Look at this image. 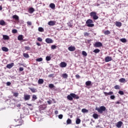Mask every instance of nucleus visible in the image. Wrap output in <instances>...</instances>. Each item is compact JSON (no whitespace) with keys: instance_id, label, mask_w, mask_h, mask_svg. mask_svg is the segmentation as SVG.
<instances>
[{"instance_id":"1","label":"nucleus","mask_w":128,"mask_h":128,"mask_svg":"<svg viewBox=\"0 0 128 128\" xmlns=\"http://www.w3.org/2000/svg\"><path fill=\"white\" fill-rule=\"evenodd\" d=\"M95 110H97L99 114H102L104 112H106V106H101L100 108L96 107Z\"/></svg>"},{"instance_id":"2","label":"nucleus","mask_w":128,"mask_h":128,"mask_svg":"<svg viewBox=\"0 0 128 128\" xmlns=\"http://www.w3.org/2000/svg\"><path fill=\"white\" fill-rule=\"evenodd\" d=\"M94 21L92 20V19H88L86 22V24H87V26L88 28H92L94 26V24H92Z\"/></svg>"},{"instance_id":"3","label":"nucleus","mask_w":128,"mask_h":128,"mask_svg":"<svg viewBox=\"0 0 128 128\" xmlns=\"http://www.w3.org/2000/svg\"><path fill=\"white\" fill-rule=\"evenodd\" d=\"M90 16L94 20H96L98 19V16H96V12H92L90 13Z\"/></svg>"},{"instance_id":"4","label":"nucleus","mask_w":128,"mask_h":128,"mask_svg":"<svg viewBox=\"0 0 128 128\" xmlns=\"http://www.w3.org/2000/svg\"><path fill=\"white\" fill-rule=\"evenodd\" d=\"M24 100L25 101L30 100V95L28 94H24Z\"/></svg>"},{"instance_id":"5","label":"nucleus","mask_w":128,"mask_h":128,"mask_svg":"<svg viewBox=\"0 0 128 128\" xmlns=\"http://www.w3.org/2000/svg\"><path fill=\"white\" fill-rule=\"evenodd\" d=\"M94 48H100L102 46V44L100 42H97L94 44Z\"/></svg>"},{"instance_id":"6","label":"nucleus","mask_w":128,"mask_h":128,"mask_svg":"<svg viewBox=\"0 0 128 128\" xmlns=\"http://www.w3.org/2000/svg\"><path fill=\"white\" fill-rule=\"evenodd\" d=\"M74 93H71L67 96V98L68 100H74Z\"/></svg>"},{"instance_id":"7","label":"nucleus","mask_w":128,"mask_h":128,"mask_svg":"<svg viewBox=\"0 0 128 128\" xmlns=\"http://www.w3.org/2000/svg\"><path fill=\"white\" fill-rule=\"evenodd\" d=\"M45 41L47 44H52V42H54V40H52V39L50 38H46Z\"/></svg>"},{"instance_id":"8","label":"nucleus","mask_w":128,"mask_h":128,"mask_svg":"<svg viewBox=\"0 0 128 128\" xmlns=\"http://www.w3.org/2000/svg\"><path fill=\"white\" fill-rule=\"evenodd\" d=\"M112 60V57L108 56L105 58V62H110Z\"/></svg>"},{"instance_id":"9","label":"nucleus","mask_w":128,"mask_h":128,"mask_svg":"<svg viewBox=\"0 0 128 128\" xmlns=\"http://www.w3.org/2000/svg\"><path fill=\"white\" fill-rule=\"evenodd\" d=\"M68 50L70 52H74L76 50V47L74 46H70L68 48Z\"/></svg>"},{"instance_id":"10","label":"nucleus","mask_w":128,"mask_h":128,"mask_svg":"<svg viewBox=\"0 0 128 128\" xmlns=\"http://www.w3.org/2000/svg\"><path fill=\"white\" fill-rule=\"evenodd\" d=\"M24 114L26 116L30 114V110L28 108H25L24 110Z\"/></svg>"},{"instance_id":"11","label":"nucleus","mask_w":128,"mask_h":128,"mask_svg":"<svg viewBox=\"0 0 128 128\" xmlns=\"http://www.w3.org/2000/svg\"><path fill=\"white\" fill-rule=\"evenodd\" d=\"M122 121H119L117 122L116 126L117 128H122Z\"/></svg>"},{"instance_id":"12","label":"nucleus","mask_w":128,"mask_h":128,"mask_svg":"<svg viewBox=\"0 0 128 128\" xmlns=\"http://www.w3.org/2000/svg\"><path fill=\"white\" fill-rule=\"evenodd\" d=\"M14 66V63L12 62L11 64H7L6 68H12V66Z\"/></svg>"},{"instance_id":"13","label":"nucleus","mask_w":128,"mask_h":128,"mask_svg":"<svg viewBox=\"0 0 128 128\" xmlns=\"http://www.w3.org/2000/svg\"><path fill=\"white\" fill-rule=\"evenodd\" d=\"M66 62H62L60 64V68H66Z\"/></svg>"},{"instance_id":"14","label":"nucleus","mask_w":128,"mask_h":128,"mask_svg":"<svg viewBox=\"0 0 128 128\" xmlns=\"http://www.w3.org/2000/svg\"><path fill=\"white\" fill-rule=\"evenodd\" d=\"M104 94L105 96H112V94H114V92H104Z\"/></svg>"},{"instance_id":"15","label":"nucleus","mask_w":128,"mask_h":128,"mask_svg":"<svg viewBox=\"0 0 128 128\" xmlns=\"http://www.w3.org/2000/svg\"><path fill=\"white\" fill-rule=\"evenodd\" d=\"M18 40H20V41L23 40H24V36H22V34L19 35L18 36Z\"/></svg>"},{"instance_id":"16","label":"nucleus","mask_w":128,"mask_h":128,"mask_svg":"<svg viewBox=\"0 0 128 128\" xmlns=\"http://www.w3.org/2000/svg\"><path fill=\"white\" fill-rule=\"evenodd\" d=\"M50 8L52 10H54V8H56V4H54V3H51L50 4Z\"/></svg>"},{"instance_id":"17","label":"nucleus","mask_w":128,"mask_h":128,"mask_svg":"<svg viewBox=\"0 0 128 128\" xmlns=\"http://www.w3.org/2000/svg\"><path fill=\"white\" fill-rule=\"evenodd\" d=\"M120 82L124 83L126 82V78H121L119 80Z\"/></svg>"},{"instance_id":"18","label":"nucleus","mask_w":128,"mask_h":128,"mask_svg":"<svg viewBox=\"0 0 128 128\" xmlns=\"http://www.w3.org/2000/svg\"><path fill=\"white\" fill-rule=\"evenodd\" d=\"M85 84L87 86H92V81L88 80V81L86 82L85 83Z\"/></svg>"},{"instance_id":"19","label":"nucleus","mask_w":128,"mask_h":128,"mask_svg":"<svg viewBox=\"0 0 128 128\" xmlns=\"http://www.w3.org/2000/svg\"><path fill=\"white\" fill-rule=\"evenodd\" d=\"M48 26H54V24H56V22L51 20L48 22Z\"/></svg>"},{"instance_id":"20","label":"nucleus","mask_w":128,"mask_h":128,"mask_svg":"<svg viewBox=\"0 0 128 128\" xmlns=\"http://www.w3.org/2000/svg\"><path fill=\"white\" fill-rule=\"evenodd\" d=\"M2 50L3 52H8V48L5 46L2 47Z\"/></svg>"},{"instance_id":"21","label":"nucleus","mask_w":128,"mask_h":128,"mask_svg":"<svg viewBox=\"0 0 128 128\" xmlns=\"http://www.w3.org/2000/svg\"><path fill=\"white\" fill-rule=\"evenodd\" d=\"M3 39L5 40H10V36L8 35H3Z\"/></svg>"},{"instance_id":"22","label":"nucleus","mask_w":128,"mask_h":128,"mask_svg":"<svg viewBox=\"0 0 128 128\" xmlns=\"http://www.w3.org/2000/svg\"><path fill=\"white\" fill-rule=\"evenodd\" d=\"M12 18L16 20H20L18 16L17 15H14L12 16Z\"/></svg>"},{"instance_id":"23","label":"nucleus","mask_w":128,"mask_h":128,"mask_svg":"<svg viewBox=\"0 0 128 128\" xmlns=\"http://www.w3.org/2000/svg\"><path fill=\"white\" fill-rule=\"evenodd\" d=\"M29 90H31L32 92H37L36 90L34 88H29Z\"/></svg>"},{"instance_id":"24","label":"nucleus","mask_w":128,"mask_h":128,"mask_svg":"<svg viewBox=\"0 0 128 128\" xmlns=\"http://www.w3.org/2000/svg\"><path fill=\"white\" fill-rule=\"evenodd\" d=\"M0 26H6V22H4V20H0Z\"/></svg>"},{"instance_id":"25","label":"nucleus","mask_w":128,"mask_h":128,"mask_svg":"<svg viewBox=\"0 0 128 128\" xmlns=\"http://www.w3.org/2000/svg\"><path fill=\"white\" fill-rule=\"evenodd\" d=\"M28 12L30 14H33L34 12V9L32 8H29Z\"/></svg>"},{"instance_id":"26","label":"nucleus","mask_w":128,"mask_h":128,"mask_svg":"<svg viewBox=\"0 0 128 128\" xmlns=\"http://www.w3.org/2000/svg\"><path fill=\"white\" fill-rule=\"evenodd\" d=\"M104 34H105L106 36H108V34H110V31L108 30H106L104 32Z\"/></svg>"},{"instance_id":"27","label":"nucleus","mask_w":128,"mask_h":128,"mask_svg":"<svg viewBox=\"0 0 128 128\" xmlns=\"http://www.w3.org/2000/svg\"><path fill=\"white\" fill-rule=\"evenodd\" d=\"M116 26H118L119 28L122 26V22H116Z\"/></svg>"},{"instance_id":"28","label":"nucleus","mask_w":128,"mask_h":128,"mask_svg":"<svg viewBox=\"0 0 128 128\" xmlns=\"http://www.w3.org/2000/svg\"><path fill=\"white\" fill-rule=\"evenodd\" d=\"M92 116L95 120H97V118H98V114H93Z\"/></svg>"},{"instance_id":"29","label":"nucleus","mask_w":128,"mask_h":128,"mask_svg":"<svg viewBox=\"0 0 128 128\" xmlns=\"http://www.w3.org/2000/svg\"><path fill=\"white\" fill-rule=\"evenodd\" d=\"M23 56L24 58H30V55H28V54L27 53H24Z\"/></svg>"},{"instance_id":"30","label":"nucleus","mask_w":128,"mask_h":128,"mask_svg":"<svg viewBox=\"0 0 128 128\" xmlns=\"http://www.w3.org/2000/svg\"><path fill=\"white\" fill-rule=\"evenodd\" d=\"M38 32H44V28H42V27H39L38 28Z\"/></svg>"},{"instance_id":"31","label":"nucleus","mask_w":128,"mask_h":128,"mask_svg":"<svg viewBox=\"0 0 128 128\" xmlns=\"http://www.w3.org/2000/svg\"><path fill=\"white\" fill-rule=\"evenodd\" d=\"M38 84H44V80L43 79H39L38 80Z\"/></svg>"},{"instance_id":"32","label":"nucleus","mask_w":128,"mask_h":128,"mask_svg":"<svg viewBox=\"0 0 128 128\" xmlns=\"http://www.w3.org/2000/svg\"><path fill=\"white\" fill-rule=\"evenodd\" d=\"M73 98H76V100H78V98H80V96H78L76 94H75L73 93Z\"/></svg>"},{"instance_id":"33","label":"nucleus","mask_w":128,"mask_h":128,"mask_svg":"<svg viewBox=\"0 0 128 128\" xmlns=\"http://www.w3.org/2000/svg\"><path fill=\"white\" fill-rule=\"evenodd\" d=\"M100 52V49L96 48L94 50L93 52H94L95 54H98Z\"/></svg>"},{"instance_id":"34","label":"nucleus","mask_w":128,"mask_h":128,"mask_svg":"<svg viewBox=\"0 0 128 128\" xmlns=\"http://www.w3.org/2000/svg\"><path fill=\"white\" fill-rule=\"evenodd\" d=\"M82 112L84 114V113H88V110H86V108H82Z\"/></svg>"},{"instance_id":"35","label":"nucleus","mask_w":128,"mask_h":128,"mask_svg":"<svg viewBox=\"0 0 128 128\" xmlns=\"http://www.w3.org/2000/svg\"><path fill=\"white\" fill-rule=\"evenodd\" d=\"M38 100V97L36 96V95L34 94L32 96V100Z\"/></svg>"},{"instance_id":"36","label":"nucleus","mask_w":128,"mask_h":128,"mask_svg":"<svg viewBox=\"0 0 128 128\" xmlns=\"http://www.w3.org/2000/svg\"><path fill=\"white\" fill-rule=\"evenodd\" d=\"M76 124H80V119L77 118L76 121Z\"/></svg>"},{"instance_id":"37","label":"nucleus","mask_w":128,"mask_h":128,"mask_svg":"<svg viewBox=\"0 0 128 128\" xmlns=\"http://www.w3.org/2000/svg\"><path fill=\"white\" fill-rule=\"evenodd\" d=\"M46 60H47V62H50V60H52V58L50 57V56H46Z\"/></svg>"},{"instance_id":"38","label":"nucleus","mask_w":128,"mask_h":128,"mask_svg":"<svg viewBox=\"0 0 128 128\" xmlns=\"http://www.w3.org/2000/svg\"><path fill=\"white\" fill-rule=\"evenodd\" d=\"M62 76L64 78H68V74L65 73L62 74Z\"/></svg>"},{"instance_id":"39","label":"nucleus","mask_w":128,"mask_h":128,"mask_svg":"<svg viewBox=\"0 0 128 128\" xmlns=\"http://www.w3.org/2000/svg\"><path fill=\"white\" fill-rule=\"evenodd\" d=\"M48 87L50 88H54V84H49Z\"/></svg>"},{"instance_id":"40","label":"nucleus","mask_w":128,"mask_h":128,"mask_svg":"<svg viewBox=\"0 0 128 128\" xmlns=\"http://www.w3.org/2000/svg\"><path fill=\"white\" fill-rule=\"evenodd\" d=\"M82 56H88V54L86 51H82Z\"/></svg>"},{"instance_id":"41","label":"nucleus","mask_w":128,"mask_h":128,"mask_svg":"<svg viewBox=\"0 0 128 128\" xmlns=\"http://www.w3.org/2000/svg\"><path fill=\"white\" fill-rule=\"evenodd\" d=\"M120 40V42H126V39L125 38H121Z\"/></svg>"},{"instance_id":"42","label":"nucleus","mask_w":128,"mask_h":128,"mask_svg":"<svg viewBox=\"0 0 128 128\" xmlns=\"http://www.w3.org/2000/svg\"><path fill=\"white\" fill-rule=\"evenodd\" d=\"M67 124H72V120L70 118L67 120H66Z\"/></svg>"},{"instance_id":"43","label":"nucleus","mask_w":128,"mask_h":128,"mask_svg":"<svg viewBox=\"0 0 128 128\" xmlns=\"http://www.w3.org/2000/svg\"><path fill=\"white\" fill-rule=\"evenodd\" d=\"M118 94H120L121 96H124V91L122 90H119Z\"/></svg>"},{"instance_id":"44","label":"nucleus","mask_w":128,"mask_h":128,"mask_svg":"<svg viewBox=\"0 0 128 128\" xmlns=\"http://www.w3.org/2000/svg\"><path fill=\"white\" fill-rule=\"evenodd\" d=\"M67 24L70 28H72V22H68V23H67Z\"/></svg>"},{"instance_id":"45","label":"nucleus","mask_w":128,"mask_h":128,"mask_svg":"<svg viewBox=\"0 0 128 128\" xmlns=\"http://www.w3.org/2000/svg\"><path fill=\"white\" fill-rule=\"evenodd\" d=\"M14 96H15V98H18V92H14L13 94Z\"/></svg>"},{"instance_id":"46","label":"nucleus","mask_w":128,"mask_h":128,"mask_svg":"<svg viewBox=\"0 0 128 128\" xmlns=\"http://www.w3.org/2000/svg\"><path fill=\"white\" fill-rule=\"evenodd\" d=\"M24 48H25L26 50H31L30 47V46H26L24 47Z\"/></svg>"},{"instance_id":"47","label":"nucleus","mask_w":128,"mask_h":128,"mask_svg":"<svg viewBox=\"0 0 128 128\" xmlns=\"http://www.w3.org/2000/svg\"><path fill=\"white\" fill-rule=\"evenodd\" d=\"M36 62H42V58H38L37 59H36Z\"/></svg>"},{"instance_id":"48","label":"nucleus","mask_w":128,"mask_h":128,"mask_svg":"<svg viewBox=\"0 0 128 128\" xmlns=\"http://www.w3.org/2000/svg\"><path fill=\"white\" fill-rule=\"evenodd\" d=\"M56 45H52L51 46V50H56Z\"/></svg>"},{"instance_id":"49","label":"nucleus","mask_w":128,"mask_h":128,"mask_svg":"<svg viewBox=\"0 0 128 128\" xmlns=\"http://www.w3.org/2000/svg\"><path fill=\"white\" fill-rule=\"evenodd\" d=\"M90 36V33L88 32H84V36Z\"/></svg>"},{"instance_id":"50","label":"nucleus","mask_w":128,"mask_h":128,"mask_svg":"<svg viewBox=\"0 0 128 128\" xmlns=\"http://www.w3.org/2000/svg\"><path fill=\"white\" fill-rule=\"evenodd\" d=\"M16 32H18V30H16V29H14L12 30V34H16Z\"/></svg>"},{"instance_id":"51","label":"nucleus","mask_w":128,"mask_h":128,"mask_svg":"<svg viewBox=\"0 0 128 128\" xmlns=\"http://www.w3.org/2000/svg\"><path fill=\"white\" fill-rule=\"evenodd\" d=\"M115 90H120V86L116 85L114 86Z\"/></svg>"},{"instance_id":"52","label":"nucleus","mask_w":128,"mask_h":128,"mask_svg":"<svg viewBox=\"0 0 128 128\" xmlns=\"http://www.w3.org/2000/svg\"><path fill=\"white\" fill-rule=\"evenodd\" d=\"M48 78H54V74H50L48 76Z\"/></svg>"},{"instance_id":"53","label":"nucleus","mask_w":128,"mask_h":128,"mask_svg":"<svg viewBox=\"0 0 128 128\" xmlns=\"http://www.w3.org/2000/svg\"><path fill=\"white\" fill-rule=\"evenodd\" d=\"M63 116H62V114L58 116V118H60V120H62V118Z\"/></svg>"},{"instance_id":"54","label":"nucleus","mask_w":128,"mask_h":128,"mask_svg":"<svg viewBox=\"0 0 128 128\" xmlns=\"http://www.w3.org/2000/svg\"><path fill=\"white\" fill-rule=\"evenodd\" d=\"M110 98L111 100H114V98H116V96H114V95H112L110 96Z\"/></svg>"},{"instance_id":"55","label":"nucleus","mask_w":128,"mask_h":128,"mask_svg":"<svg viewBox=\"0 0 128 128\" xmlns=\"http://www.w3.org/2000/svg\"><path fill=\"white\" fill-rule=\"evenodd\" d=\"M6 84L8 86H10L12 84V83L10 82H8L6 83Z\"/></svg>"},{"instance_id":"56","label":"nucleus","mask_w":128,"mask_h":128,"mask_svg":"<svg viewBox=\"0 0 128 128\" xmlns=\"http://www.w3.org/2000/svg\"><path fill=\"white\" fill-rule=\"evenodd\" d=\"M38 42H42V38L40 37H39L38 38Z\"/></svg>"},{"instance_id":"57","label":"nucleus","mask_w":128,"mask_h":128,"mask_svg":"<svg viewBox=\"0 0 128 128\" xmlns=\"http://www.w3.org/2000/svg\"><path fill=\"white\" fill-rule=\"evenodd\" d=\"M52 100H49L47 101V104H52Z\"/></svg>"},{"instance_id":"58","label":"nucleus","mask_w":128,"mask_h":128,"mask_svg":"<svg viewBox=\"0 0 128 128\" xmlns=\"http://www.w3.org/2000/svg\"><path fill=\"white\" fill-rule=\"evenodd\" d=\"M27 24H28V26H32V22H27Z\"/></svg>"},{"instance_id":"59","label":"nucleus","mask_w":128,"mask_h":128,"mask_svg":"<svg viewBox=\"0 0 128 128\" xmlns=\"http://www.w3.org/2000/svg\"><path fill=\"white\" fill-rule=\"evenodd\" d=\"M19 70L20 72H22V70H24V68L22 67H20V68H19Z\"/></svg>"},{"instance_id":"60","label":"nucleus","mask_w":128,"mask_h":128,"mask_svg":"<svg viewBox=\"0 0 128 128\" xmlns=\"http://www.w3.org/2000/svg\"><path fill=\"white\" fill-rule=\"evenodd\" d=\"M76 78H80V75H78V74H76Z\"/></svg>"},{"instance_id":"61","label":"nucleus","mask_w":128,"mask_h":128,"mask_svg":"<svg viewBox=\"0 0 128 128\" xmlns=\"http://www.w3.org/2000/svg\"><path fill=\"white\" fill-rule=\"evenodd\" d=\"M116 104H121L120 101H117L115 102Z\"/></svg>"},{"instance_id":"62","label":"nucleus","mask_w":128,"mask_h":128,"mask_svg":"<svg viewBox=\"0 0 128 128\" xmlns=\"http://www.w3.org/2000/svg\"><path fill=\"white\" fill-rule=\"evenodd\" d=\"M53 90H58V88H56V86H54V87L53 88Z\"/></svg>"},{"instance_id":"63","label":"nucleus","mask_w":128,"mask_h":128,"mask_svg":"<svg viewBox=\"0 0 128 128\" xmlns=\"http://www.w3.org/2000/svg\"><path fill=\"white\" fill-rule=\"evenodd\" d=\"M36 46H40V42H36Z\"/></svg>"},{"instance_id":"64","label":"nucleus","mask_w":128,"mask_h":128,"mask_svg":"<svg viewBox=\"0 0 128 128\" xmlns=\"http://www.w3.org/2000/svg\"><path fill=\"white\" fill-rule=\"evenodd\" d=\"M54 114H58V111L57 110H55Z\"/></svg>"}]
</instances>
